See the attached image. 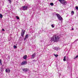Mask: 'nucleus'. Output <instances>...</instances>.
<instances>
[{
  "instance_id": "nucleus-1",
  "label": "nucleus",
  "mask_w": 78,
  "mask_h": 78,
  "mask_svg": "<svg viewBox=\"0 0 78 78\" xmlns=\"http://www.w3.org/2000/svg\"><path fill=\"white\" fill-rule=\"evenodd\" d=\"M60 37L58 35H55L53 36V37L51 38V41H54L55 42H56L58 41H59Z\"/></svg>"
},
{
  "instance_id": "nucleus-2",
  "label": "nucleus",
  "mask_w": 78,
  "mask_h": 78,
  "mask_svg": "<svg viewBox=\"0 0 78 78\" xmlns=\"http://www.w3.org/2000/svg\"><path fill=\"white\" fill-rule=\"evenodd\" d=\"M61 3L63 4L64 5H67V2L65 0H58Z\"/></svg>"
},
{
  "instance_id": "nucleus-3",
  "label": "nucleus",
  "mask_w": 78,
  "mask_h": 78,
  "mask_svg": "<svg viewBox=\"0 0 78 78\" xmlns=\"http://www.w3.org/2000/svg\"><path fill=\"white\" fill-rule=\"evenodd\" d=\"M56 15L57 16V17H58V20L61 21L62 20V17L60 16V15H59L57 13L56 14Z\"/></svg>"
},
{
  "instance_id": "nucleus-4",
  "label": "nucleus",
  "mask_w": 78,
  "mask_h": 78,
  "mask_svg": "<svg viewBox=\"0 0 78 78\" xmlns=\"http://www.w3.org/2000/svg\"><path fill=\"white\" fill-rule=\"evenodd\" d=\"M22 8H23V11L27 10V9H28V6H23L22 7Z\"/></svg>"
},
{
  "instance_id": "nucleus-5",
  "label": "nucleus",
  "mask_w": 78,
  "mask_h": 78,
  "mask_svg": "<svg viewBox=\"0 0 78 78\" xmlns=\"http://www.w3.org/2000/svg\"><path fill=\"white\" fill-rule=\"evenodd\" d=\"M35 57H36V54L34 53L32 55L31 58V59H34Z\"/></svg>"
},
{
  "instance_id": "nucleus-6",
  "label": "nucleus",
  "mask_w": 78,
  "mask_h": 78,
  "mask_svg": "<svg viewBox=\"0 0 78 78\" xmlns=\"http://www.w3.org/2000/svg\"><path fill=\"white\" fill-rule=\"evenodd\" d=\"M27 62L24 61L21 62V65L22 66H23V65H25V64H27Z\"/></svg>"
},
{
  "instance_id": "nucleus-7",
  "label": "nucleus",
  "mask_w": 78,
  "mask_h": 78,
  "mask_svg": "<svg viewBox=\"0 0 78 78\" xmlns=\"http://www.w3.org/2000/svg\"><path fill=\"white\" fill-rule=\"evenodd\" d=\"M25 30H22V32H21V36L22 37H23V36H24V34H25Z\"/></svg>"
},
{
  "instance_id": "nucleus-8",
  "label": "nucleus",
  "mask_w": 78,
  "mask_h": 78,
  "mask_svg": "<svg viewBox=\"0 0 78 78\" xmlns=\"http://www.w3.org/2000/svg\"><path fill=\"white\" fill-rule=\"evenodd\" d=\"M22 70L24 71V72H28V71L29 70V69L27 68H24V69H23Z\"/></svg>"
},
{
  "instance_id": "nucleus-9",
  "label": "nucleus",
  "mask_w": 78,
  "mask_h": 78,
  "mask_svg": "<svg viewBox=\"0 0 78 78\" xmlns=\"http://www.w3.org/2000/svg\"><path fill=\"white\" fill-rule=\"evenodd\" d=\"M10 69H7L5 70L6 72H8V73H10Z\"/></svg>"
},
{
  "instance_id": "nucleus-10",
  "label": "nucleus",
  "mask_w": 78,
  "mask_h": 78,
  "mask_svg": "<svg viewBox=\"0 0 78 78\" xmlns=\"http://www.w3.org/2000/svg\"><path fill=\"white\" fill-rule=\"evenodd\" d=\"M28 34L26 35L25 38L24 39V41H25V40H26V39H27V38H28Z\"/></svg>"
},
{
  "instance_id": "nucleus-11",
  "label": "nucleus",
  "mask_w": 78,
  "mask_h": 78,
  "mask_svg": "<svg viewBox=\"0 0 78 78\" xmlns=\"http://www.w3.org/2000/svg\"><path fill=\"white\" fill-rule=\"evenodd\" d=\"M54 50H55L58 51V48L57 47H55L54 48Z\"/></svg>"
},
{
  "instance_id": "nucleus-12",
  "label": "nucleus",
  "mask_w": 78,
  "mask_h": 78,
  "mask_svg": "<svg viewBox=\"0 0 78 78\" xmlns=\"http://www.w3.org/2000/svg\"><path fill=\"white\" fill-rule=\"evenodd\" d=\"M27 58V55H25L23 57V58L24 59H26Z\"/></svg>"
},
{
  "instance_id": "nucleus-13",
  "label": "nucleus",
  "mask_w": 78,
  "mask_h": 78,
  "mask_svg": "<svg viewBox=\"0 0 78 78\" xmlns=\"http://www.w3.org/2000/svg\"><path fill=\"white\" fill-rule=\"evenodd\" d=\"M1 72H3L4 71V69L3 68H1Z\"/></svg>"
},
{
  "instance_id": "nucleus-14",
  "label": "nucleus",
  "mask_w": 78,
  "mask_h": 78,
  "mask_svg": "<svg viewBox=\"0 0 78 78\" xmlns=\"http://www.w3.org/2000/svg\"><path fill=\"white\" fill-rule=\"evenodd\" d=\"M0 65L2 66V59H0Z\"/></svg>"
},
{
  "instance_id": "nucleus-15",
  "label": "nucleus",
  "mask_w": 78,
  "mask_h": 78,
  "mask_svg": "<svg viewBox=\"0 0 78 78\" xmlns=\"http://www.w3.org/2000/svg\"><path fill=\"white\" fill-rule=\"evenodd\" d=\"M66 56H65L64 57V58H63L64 61H66Z\"/></svg>"
},
{
  "instance_id": "nucleus-16",
  "label": "nucleus",
  "mask_w": 78,
  "mask_h": 78,
  "mask_svg": "<svg viewBox=\"0 0 78 78\" xmlns=\"http://www.w3.org/2000/svg\"><path fill=\"white\" fill-rule=\"evenodd\" d=\"M74 14V12L73 11H72L71 12V15L72 16H73Z\"/></svg>"
},
{
  "instance_id": "nucleus-17",
  "label": "nucleus",
  "mask_w": 78,
  "mask_h": 78,
  "mask_svg": "<svg viewBox=\"0 0 78 78\" xmlns=\"http://www.w3.org/2000/svg\"><path fill=\"white\" fill-rule=\"evenodd\" d=\"M54 5V4H53V3H51L50 4V5H51V6H53Z\"/></svg>"
},
{
  "instance_id": "nucleus-18",
  "label": "nucleus",
  "mask_w": 78,
  "mask_h": 78,
  "mask_svg": "<svg viewBox=\"0 0 78 78\" xmlns=\"http://www.w3.org/2000/svg\"><path fill=\"white\" fill-rule=\"evenodd\" d=\"M0 18H2L3 17V15L2 14H0Z\"/></svg>"
},
{
  "instance_id": "nucleus-19",
  "label": "nucleus",
  "mask_w": 78,
  "mask_h": 78,
  "mask_svg": "<svg viewBox=\"0 0 78 78\" xmlns=\"http://www.w3.org/2000/svg\"><path fill=\"white\" fill-rule=\"evenodd\" d=\"M8 1L9 2V3L11 4V0H8Z\"/></svg>"
},
{
  "instance_id": "nucleus-20",
  "label": "nucleus",
  "mask_w": 78,
  "mask_h": 78,
  "mask_svg": "<svg viewBox=\"0 0 78 78\" xmlns=\"http://www.w3.org/2000/svg\"><path fill=\"white\" fill-rule=\"evenodd\" d=\"M16 17L17 20H19V17L18 16H16Z\"/></svg>"
},
{
  "instance_id": "nucleus-21",
  "label": "nucleus",
  "mask_w": 78,
  "mask_h": 78,
  "mask_svg": "<svg viewBox=\"0 0 78 78\" xmlns=\"http://www.w3.org/2000/svg\"><path fill=\"white\" fill-rule=\"evenodd\" d=\"M78 57V55H76V57L74 58V59H76V58H77Z\"/></svg>"
},
{
  "instance_id": "nucleus-22",
  "label": "nucleus",
  "mask_w": 78,
  "mask_h": 78,
  "mask_svg": "<svg viewBox=\"0 0 78 78\" xmlns=\"http://www.w3.org/2000/svg\"><path fill=\"white\" fill-rule=\"evenodd\" d=\"M51 27L52 28H54V27H55V26H54V25H53L52 24L51 25Z\"/></svg>"
},
{
  "instance_id": "nucleus-23",
  "label": "nucleus",
  "mask_w": 78,
  "mask_h": 78,
  "mask_svg": "<svg viewBox=\"0 0 78 78\" xmlns=\"http://www.w3.org/2000/svg\"><path fill=\"white\" fill-rule=\"evenodd\" d=\"M55 56L57 58V57H58V55H55Z\"/></svg>"
},
{
  "instance_id": "nucleus-24",
  "label": "nucleus",
  "mask_w": 78,
  "mask_h": 78,
  "mask_svg": "<svg viewBox=\"0 0 78 78\" xmlns=\"http://www.w3.org/2000/svg\"><path fill=\"white\" fill-rule=\"evenodd\" d=\"M76 9H77V10H78V6L76 7Z\"/></svg>"
},
{
  "instance_id": "nucleus-25",
  "label": "nucleus",
  "mask_w": 78,
  "mask_h": 78,
  "mask_svg": "<svg viewBox=\"0 0 78 78\" xmlns=\"http://www.w3.org/2000/svg\"><path fill=\"white\" fill-rule=\"evenodd\" d=\"M17 48V46H16V45L14 46V48Z\"/></svg>"
},
{
  "instance_id": "nucleus-26",
  "label": "nucleus",
  "mask_w": 78,
  "mask_h": 78,
  "mask_svg": "<svg viewBox=\"0 0 78 78\" xmlns=\"http://www.w3.org/2000/svg\"><path fill=\"white\" fill-rule=\"evenodd\" d=\"M2 31H5V29H2Z\"/></svg>"
},
{
  "instance_id": "nucleus-27",
  "label": "nucleus",
  "mask_w": 78,
  "mask_h": 78,
  "mask_svg": "<svg viewBox=\"0 0 78 78\" xmlns=\"http://www.w3.org/2000/svg\"><path fill=\"white\" fill-rule=\"evenodd\" d=\"M78 41V39L76 40L75 41Z\"/></svg>"
},
{
  "instance_id": "nucleus-28",
  "label": "nucleus",
  "mask_w": 78,
  "mask_h": 78,
  "mask_svg": "<svg viewBox=\"0 0 78 78\" xmlns=\"http://www.w3.org/2000/svg\"><path fill=\"white\" fill-rule=\"evenodd\" d=\"M72 30H73V28L72 29Z\"/></svg>"
}]
</instances>
